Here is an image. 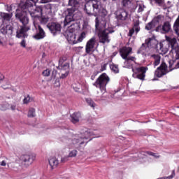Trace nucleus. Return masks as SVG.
I'll list each match as a JSON object with an SVG mask.
<instances>
[{
	"label": "nucleus",
	"instance_id": "nucleus-1",
	"mask_svg": "<svg viewBox=\"0 0 179 179\" xmlns=\"http://www.w3.org/2000/svg\"><path fill=\"white\" fill-rule=\"evenodd\" d=\"M170 47L171 48V54H172V58L175 59L169 61L170 71H173V69H178L179 68V62H176V59H179V46L176 38L166 36V41L159 43V54L162 55L167 54Z\"/></svg>",
	"mask_w": 179,
	"mask_h": 179
},
{
	"label": "nucleus",
	"instance_id": "nucleus-2",
	"mask_svg": "<svg viewBox=\"0 0 179 179\" xmlns=\"http://www.w3.org/2000/svg\"><path fill=\"white\" fill-rule=\"evenodd\" d=\"M92 134L90 132V130H87L84 134H76L73 136L72 139H62L63 142H65L69 148L72 149L75 148L76 149H80L82 145L87 143V139L92 136Z\"/></svg>",
	"mask_w": 179,
	"mask_h": 179
},
{
	"label": "nucleus",
	"instance_id": "nucleus-3",
	"mask_svg": "<svg viewBox=\"0 0 179 179\" xmlns=\"http://www.w3.org/2000/svg\"><path fill=\"white\" fill-rule=\"evenodd\" d=\"M22 13L20 10L18 9L16 10V13H15V17L16 19H18L21 23H22L23 26H20L17 30V34L16 37L17 38H27L29 34H27V31L30 30V27L28 25L29 24V17L27 15H26V13H29V11L27 13L24 12V10H22Z\"/></svg>",
	"mask_w": 179,
	"mask_h": 179
},
{
	"label": "nucleus",
	"instance_id": "nucleus-4",
	"mask_svg": "<svg viewBox=\"0 0 179 179\" xmlns=\"http://www.w3.org/2000/svg\"><path fill=\"white\" fill-rule=\"evenodd\" d=\"M100 2L97 1H88L85 5V11L90 16H97L100 13Z\"/></svg>",
	"mask_w": 179,
	"mask_h": 179
},
{
	"label": "nucleus",
	"instance_id": "nucleus-5",
	"mask_svg": "<svg viewBox=\"0 0 179 179\" xmlns=\"http://www.w3.org/2000/svg\"><path fill=\"white\" fill-rule=\"evenodd\" d=\"M76 9L75 8H67L64 12V15L65 16L64 22V26H69L72 22H76V20H78L79 17H78V15L76 14Z\"/></svg>",
	"mask_w": 179,
	"mask_h": 179
},
{
	"label": "nucleus",
	"instance_id": "nucleus-6",
	"mask_svg": "<svg viewBox=\"0 0 179 179\" xmlns=\"http://www.w3.org/2000/svg\"><path fill=\"white\" fill-rule=\"evenodd\" d=\"M110 82V78L106 73H102L94 83V86H96L100 89L102 93H106V86L107 83Z\"/></svg>",
	"mask_w": 179,
	"mask_h": 179
},
{
	"label": "nucleus",
	"instance_id": "nucleus-7",
	"mask_svg": "<svg viewBox=\"0 0 179 179\" xmlns=\"http://www.w3.org/2000/svg\"><path fill=\"white\" fill-rule=\"evenodd\" d=\"M37 2L38 0H27L25 3H21V9L26 13L29 12L30 15H34L37 12L34 6Z\"/></svg>",
	"mask_w": 179,
	"mask_h": 179
},
{
	"label": "nucleus",
	"instance_id": "nucleus-8",
	"mask_svg": "<svg viewBox=\"0 0 179 179\" xmlns=\"http://www.w3.org/2000/svg\"><path fill=\"white\" fill-rule=\"evenodd\" d=\"M155 41H156V40L153 38H150L145 40V43H143L141 47L138 50L137 54H142V55H145V57L149 55L150 47L153 45V43H155Z\"/></svg>",
	"mask_w": 179,
	"mask_h": 179
},
{
	"label": "nucleus",
	"instance_id": "nucleus-9",
	"mask_svg": "<svg viewBox=\"0 0 179 179\" xmlns=\"http://www.w3.org/2000/svg\"><path fill=\"white\" fill-rule=\"evenodd\" d=\"M57 69H60L62 75L60 79H65L68 75H69V64L68 62H65L64 58H60L59 60V66Z\"/></svg>",
	"mask_w": 179,
	"mask_h": 179
},
{
	"label": "nucleus",
	"instance_id": "nucleus-10",
	"mask_svg": "<svg viewBox=\"0 0 179 179\" xmlns=\"http://www.w3.org/2000/svg\"><path fill=\"white\" fill-rule=\"evenodd\" d=\"M85 37H86V34L85 32H82L80 36H79L76 40V35L73 34V32H71L69 31L66 32V39L70 44H77V43H81V41H83V38H85Z\"/></svg>",
	"mask_w": 179,
	"mask_h": 179
},
{
	"label": "nucleus",
	"instance_id": "nucleus-11",
	"mask_svg": "<svg viewBox=\"0 0 179 179\" xmlns=\"http://www.w3.org/2000/svg\"><path fill=\"white\" fill-rule=\"evenodd\" d=\"M114 33V29L113 27H108L105 29L103 31L99 33V42L102 44H108L110 43V36L109 34Z\"/></svg>",
	"mask_w": 179,
	"mask_h": 179
},
{
	"label": "nucleus",
	"instance_id": "nucleus-12",
	"mask_svg": "<svg viewBox=\"0 0 179 179\" xmlns=\"http://www.w3.org/2000/svg\"><path fill=\"white\" fill-rule=\"evenodd\" d=\"M147 71L148 68L143 66L132 69V71L134 72L133 78H135L136 79H140V80H145Z\"/></svg>",
	"mask_w": 179,
	"mask_h": 179
},
{
	"label": "nucleus",
	"instance_id": "nucleus-13",
	"mask_svg": "<svg viewBox=\"0 0 179 179\" xmlns=\"http://www.w3.org/2000/svg\"><path fill=\"white\" fill-rule=\"evenodd\" d=\"M21 159L26 166H30L33 164V162L36 160V154H25L21 157Z\"/></svg>",
	"mask_w": 179,
	"mask_h": 179
},
{
	"label": "nucleus",
	"instance_id": "nucleus-14",
	"mask_svg": "<svg viewBox=\"0 0 179 179\" xmlns=\"http://www.w3.org/2000/svg\"><path fill=\"white\" fill-rule=\"evenodd\" d=\"M48 27L53 36L59 34V33H61V29H62V27L57 22H52L50 24L48 25Z\"/></svg>",
	"mask_w": 179,
	"mask_h": 179
},
{
	"label": "nucleus",
	"instance_id": "nucleus-15",
	"mask_svg": "<svg viewBox=\"0 0 179 179\" xmlns=\"http://www.w3.org/2000/svg\"><path fill=\"white\" fill-rule=\"evenodd\" d=\"M34 27L36 30V34L34 35L33 37L35 40H41L45 37V32L44 29L41 28V26L38 25V24H34Z\"/></svg>",
	"mask_w": 179,
	"mask_h": 179
},
{
	"label": "nucleus",
	"instance_id": "nucleus-16",
	"mask_svg": "<svg viewBox=\"0 0 179 179\" xmlns=\"http://www.w3.org/2000/svg\"><path fill=\"white\" fill-rule=\"evenodd\" d=\"M171 30V24H170L169 22H166L164 24L158 26L155 31L159 33H162V34H166V33H169Z\"/></svg>",
	"mask_w": 179,
	"mask_h": 179
},
{
	"label": "nucleus",
	"instance_id": "nucleus-17",
	"mask_svg": "<svg viewBox=\"0 0 179 179\" xmlns=\"http://www.w3.org/2000/svg\"><path fill=\"white\" fill-rule=\"evenodd\" d=\"M167 72H169V71H167V65L162 63L155 71V76H157V78H162V76H164Z\"/></svg>",
	"mask_w": 179,
	"mask_h": 179
},
{
	"label": "nucleus",
	"instance_id": "nucleus-18",
	"mask_svg": "<svg viewBox=\"0 0 179 179\" xmlns=\"http://www.w3.org/2000/svg\"><path fill=\"white\" fill-rule=\"evenodd\" d=\"M0 31L2 34L12 36V34H13V27H12L11 24H3Z\"/></svg>",
	"mask_w": 179,
	"mask_h": 179
},
{
	"label": "nucleus",
	"instance_id": "nucleus-19",
	"mask_svg": "<svg viewBox=\"0 0 179 179\" xmlns=\"http://www.w3.org/2000/svg\"><path fill=\"white\" fill-rule=\"evenodd\" d=\"M94 45H96V37L94 36L87 41L85 46V52L90 54L93 51Z\"/></svg>",
	"mask_w": 179,
	"mask_h": 179
},
{
	"label": "nucleus",
	"instance_id": "nucleus-20",
	"mask_svg": "<svg viewBox=\"0 0 179 179\" xmlns=\"http://www.w3.org/2000/svg\"><path fill=\"white\" fill-rule=\"evenodd\" d=\"M132 52V48L130 47H124L120 51V55L123 59H127L128 58V55H129Z\"/></svg>",
	"mask_w": 179,
	"mask_h": 179
},
{
	"label": "nucleus",
	"instance_id": "nucleus-21",
	"mask_svg": "<svg viewBox=\"0 0 179 179\" xmlns=\"http://www.w3.org/2000/svg\"><path fill=\"white\" fill-rule=\"evenodd\" d=\"M116 15L119 20H127L129 17V14L124 10H120Z\"/></svg>",
	"mask_w": 179,
	"mask_h": 179
},
{
	"label": "nucleus",
	"instance_id": "nucleus-22",
	"mask_svg": "<svg viewBox=\"0 0 179 179\" xmlns=\"http://www.w3.org/2000/svg\"><path fill=\"white\" fill-rule=\"evenodd\" d=\"M124 59L125 62L124 63V68L131 69V68H132V62L135 61V57H129L128 58Z\"/></svg>",
	"mask_w": 179,
	"mask_h": 179
},
{
	"label": "nucleus",
	"instance_id": "nucleus-23",
	"mask_svg": "<svg viewBox=\"0 0 179 179\" xmlns=\"http://www.w3.org/2000/svg\"><path fill=\"white\" fill-rule=\"evenodd\" d=\"M80 117H81L80 113L79 112L74 113L73 115H71V122H73V124H76L79 122L80 120Z\"/></svg>",
	"mask_w": 179,
	"mask_h": 179
},
{
	"label": "nucleus",
	"instance_id": "nucleus-24",
	"mask_svg": "<svg viewBox=\"0 0 179 179\" xmlns=\"http://www.w3.org/2000/svg\"><path fill=\"white\" fill-rule=\"evenodd\" d=\"M69 6H71V9H79V1L78 0H69L68 3Z\"/></svg>",
	"mask_w": 179,
	"mask_h": 179
},
{
	"label": "nucleus",
	"instance_id": "nucleus-25",
	"mask_svg": "<svg viewBox=\"0 0 179 179\" xmlns=\"http://www.w3.org/2000/svg\"><path fill=\"white\" fill-rule=\"evenodd\" d=\"M58 159L55 157H50L49 159V164L50 166L51 169H55L57 166H58Z\"/></svg>",
	"mask_w": 179,
	"mask_h": 179
},
{
	"label": "nucleus",
	"instance_id": "nucleus-26",
	"mask_svg": "<svg viewBox=\"0 0 179 179\" xmlns=\"http://www.w3.org/2000/svg\"><path fill=\"white\" fill-rule=\"evenodd\" d=\"M151 57L155 60L154 66H157V65H159V64H160V58H161L160 55H152Z\"/></svg>",
	"mask_w": 179,
	"mask_h": 179
},
{
	"label": "nucleus",
	"instance_id": "nucleus-27",
	"mask_svg": "<svg viewBox=\"0 0 179 179\" xmlns=\"http://www.w3.org/2000/svg\"><path fill=\"white\" fill-rule=\"evenodd\" d=\"M2 85L1 87L4 89V90H6V89H12V85L8 80H4L1 82Z\"/></svg>",
	"mask_w": 179,
	"mask_h": 179
},
{
	"label": "nucleus",
	"instance_id": "nucleus-28",
	"mask_svg": "<svg viewBox=\"0 0 179 179\" xmlns=\"http://www.w3.org/2000/svg\"><path fill=\"white\" fill-rule=\"evenodd\" d=\"M0 16L2 19H3V20L7 21L10 20V18L12 17V15L6 13H1Z\"/></svg>",
	"mask_w": 179,
	"mask_h": 179
},
{
	"label": "nucleus",
	"instance_id": "nucleus-29",
	"mask_svg": "<svg viewBox=\"0 0 179 179\" xmlns=\"http://www.w3.org/2000/svg\"><path fill=\"white\" fill-rule=\"evenodd\" d=\"M28 117H29V118L36 117V109L33 108H29L28 112Z\"/></svg>",
	"mask_w": 179,
	"mask_h": 179
},
{
	"label": "nucleus",
	"instance_id": "nucleus-30",
	"mask_svg": "<svg viewBox=\"0 0 179 179\" xmlns=\"http://www.w3.org/2000/svg\"><path fill=\"white\" fill-rule=\"evenodd\" d=\"M133 29H135L136 33H138V31L141 30V28L139 27L138 20H136L134 22V25L133 27Z\"/></svg>",
	"mask_w": 179,
	"mask_h": 179
},
{
	"label": "nucleus",
	"instance_id": "nucleus-31",
	"mask_svg": "<svg viewBox=\"0 0 179 179\" xmlns=\"http://www.w3.org/2000/svg\"><path fill=\"white\" fill-rule=\"evenodd\" d=\"M131 5V0H122L123 8H128Z\"/></svg>",
	"mask_w": 179,
	"mask_h": 179
},
{
	"label": "nucleus",
	"instance_id": "nucleus-32",
	"mask_svg": "<svg viewBox=\"0 0 179 179\" xmlns=\"http://www.w3.org/2000/svg\"><path fill=\"white\" fill-rule=\"evenodd\" d=\"M86 101L88 106H90V107H92V108H94V107H96V103L91 99H87Z\"/></svg>",
	"mask_w": 179,
	"mask_h": 179
},
{
	"label": "nucleus",
	"instance_id": "nucleus-33",
	"mask_svg": "<svg viewBox=\"0 0 179 179\" xmlns=\"http://www.w3.org/2000/svg\"><path fill=\"white\" fill-rule=\"evenodd\" d=\"M30 101H33V99L30 97V95H27L23 100L24 104H28Z\"/></svg>",
	"mask_w": 179,
	"mask_h": 179
},
{
	"label": "nucleus",
	"instance_id": "nucleus-34",
	"mask_svg": "<svg viewBox=\"0 0 179 179\" xmlns=\"http://www.w3.org/2000/svg\"><path fill=\"white\" fill-rule=\"evenodd\" d=\"M78 155V150H72L69 153V157H76Z\"/></svg>",
	"mask_w": 179,
	"mask_h": 179
},
{
	"label": "nucleus",
	"instance_id": "nucleus-35",
	"mask_svg": "<svg viewBox=\"0 0 179 179\" xmlns=\"http://www.w3.org/2000/svg\"><path fill=\"white\" fill-rule=\"evenodd\" d=\"M137 8H138V12L141 13V12H143V10H145V5H143V3H138L137 4Z\"/></svg>",
	"mask_w": 179,
	"mask_h": 179
},
{
	"label": "nucleus",
	"instance_id": "nucleus-36",
	"mask_svg": "<svg viewBox=\"0 0 179 179\" xmlns=\"http://www.w3.org/2000/svg\"><path fill=\"white\" fill-rule=\"evenodd\" d=\"M110 68L113 71V72H115V73H118V72L120 71V70L118 69V66L115 64H111L110 66Z\"/></svg>",
	"mask_w": 179,
	"mask_h": 179
},
{
	"label": "nucleus",
	"instance_id": "nucleus-37",
	"mask_svg": "<svg viewBox=\"0 0 179 179\" xmlns=\"http://www.w3.org/2000/svg\"><path fill=\"white\" fill-rule=\"evenodd\" d=\"M155 27V24H153V22H149L146 26H145V29L146 30H152Z\"/></svg>",
	"mask_w": 179,
	"mask_h": 179
},
{
	"label": "nucleus",
	"instance_id": "nucleus-38",
	"mask_svg": "<svg viewBox=\"0 0 179 179\" xmlns=\"http://www.w3.org/2000/svg\"><path fill=\"white\" fill-rule=\"evenodd\" d=\"M163 19V16L158 15L156 17L154 18L153 22H155L156 23H160Z\"/></svg>",
	"mask_w": 179,
	"mask_h": 179
},
{
	"label": "nucleus",
	"instance_id": "nucleus-39",
	"mask_svg": "<svg viewBox=\"0 0 179 179\" xmlns=\"http://www.w3.org/2000/svg\"><path fill=\"white\" fill-rule=\"evenodd\" d=\"M50 71L49 69H46L43 71V76H50Z\"/></svg>",
	"mask_w": 179,
	"mask_h": 179
},
{
	"label": "nucleus",
	"instance_id": "nucleus-40",
	"mask_svg": "<svg viewBox=\"0 0 179 179\" xmlns=\"http://www.w3.org/2000/svg\"><path fill=\"white\" fill-rule=\"evenodd\" d=\"M48 22V19L45 17H43L41 20V23H42V24H45V23H47Z\"/></svg>",
	"mask_w": 179,
	"mask_h": 179
},
{
	"label": "nucleus",
	"instance_id": "nucleus-41",
	"mask_svg": "<svg viewBox=\"0 0 179 179\" xmlns=\"http://www.w3.org/2000/svg\"><path fill=\"white\" fill-rule=\"evenodd\" d=\"M134 33H135V29H134V28H132L131 29L129 30L128 36L129 37H132Z\"/></svg>",
	"mask_w": 179,
	"mask_h": 179
},
{
	"label": "nucleus",
	"instance_id": "nucleus-42",
	"mask_svg": "<svg viewBox=\"0 0 179 179\" xmlns=\"http://www.w3.org/2000/svg\"><path fill=\"white\" fill-rule=\"evenodd\" d=\"M21 47H23L24 48H26V40L22 39L20 42Z\"/></svg>",
	"mask_w": 179,
	"mask_h": 179
},
{
	"label": "nucleus",
	"instance_id": "nucleus-43",
	"mask_svg": "<svg viewBox=\"0 0 179 179\" xmlns=\"http://www.w3.org/2000/svg\"><path fill=\"white\" fill-rule=\"evenodd\" d=\"M147 153H148V155H149L150 156H154L155 157H157V158L160 157V156H156V154H155V153H153V152H148Z\"/></svg>",
	"mask_w": 179,
	"mask_h": 179
},
{
	"label": "nucleus",
	"instance_id": "nucleus-44",
	"mask_svg": "<svg viewBox=\"0 0 179 179\" xmlns=\"http://www.w3.org/2000/svg\"><path fill=\"white\" fill-rule=\"evenodd\" d=\"M156 3H158L159 6L163 5L164 0H155Z\"/></svg>",
	"mask_w": 179,
	"mask_h": 179
},
{
	"label": "nucleus",
	"instance_id": "nucleus-45",
	"mask_svg": "<svg viewBox=\"0 0 179 179\" xmlns=\"http://www.w3.org/2000/svg\"><path fill=\"white\" fill-rule=\"evenodd\" d=\"M13 8V5L7 6V8L6 9H7L8 12H11Z\"/></svg>",
	"mask_w": 179,
	"mask_h": 179
},
{
	"label": "nucleus",
	"instance_id": "nucleus-46",
	"mask_svg": "<svg viewBox=\"0 0 179 179\" xmlns=\"http://www.w3.org/2000/svg\"><path fill=\"white\" fill-rule=\"evenodd\" d=\"M3 37L0 36V45H3Z\"/></svg>",
	"mask_w": 179,
	"mask_h": 179
},
{
	"label": "nucleus",
	"instance_id": "nucleus-47",
	"mask_svg": "<svg viewBox=\"0 0 179 179\" xmlns=\"http://www.w3.org/2000/svg\"><path fill=\"white\" fill-rule=\"evenodd\" d=\"M5 77L3 76V75L0 74V83H2L3 82V78Z\"/></svg>",
	"mask_w": 179,
	"mask_h": 179
},
{
	"label": "nucleus",
	"instance_id": "nucleus-48",
	"mask_svg": "<svg viewBox=\"0 0 179 179\" xmlns=\"http://www.w3.org/2000/svg\"><path fill=\"white\" fill-rule=\"evenodd\" d=\"M10 110L15 111L16 110V106L15 104L10 106Z\"/></svg>",
	"mask_w": 179,
	"mask_h": 179
},
{
	"label": "nucleus",
	"instance_id": "nucleus-49",
	"mask_svg": "<svg viewBox=\"0 0 179 179\" xmlns=\"http://www.w3.org/2000/svg\"><path fill=\"white\" fill-rule=\"evenodd\" d=\"M95 22H96L95 27L96 29H97L99 27V19L96 18Z\"/></svg>",
	"mask_w": 179,
	"mask_h": 179
},
{
	"label": "nucleus",
	"instance_id": "nucleus-50",
	"mask_svg": "<svg viewBox=\"0 0 179 179\" xmlns=\"http://www.w3.org/2000/svg\"><path fill=\"white\" fill-rule=\"evenodd\" d=\"M56 75H57V71H53L52 73V78H55Z\"/></svg>",
	"mask_w": 179,
	"mask_h": 179
},
{
	"label": "nucleus",
	"instance_id": "nucleus-51",
	"mask_svg": "<svg viewBox=\"0 0 179 179\" xmlns=\"http://www.w3.org/2000/svg\"><path fill=\"white\" fill-rule=\"evenodd\" d=\"M55 83L57 87L60 86L59 80H56Z\"/></svg>",
	"mask_w": 179,
	"mask_h": 179
},
{
	"label": "nucleus",
	"instance_id": "nucleus-52",
	"mask_svg": "<svg viewBox=\"0 0 179 179\" xmlns=\"http://www.w3.org/2000/svg\"><path fill=\"white\" fill-rule=\"evenodd\" d=\"M0 164H1V166H6V161H2L0 163Z\"/></svg>",
	"mask_w": 179,
	"mask_h": 179
},
{
	"label": "nucleus",
	"instance_id": "nucleus-53",
	"mask_svg": "<svg viewBox=\"0 0 179 179\" xmlns=\"http://www.w3.org/2000/svg\"><path fill=\"white\" fill-rule=\"evenodd\" d=\"M41 2H42V3H46V2H48V1L45 0H42Z\"/></svg>",
	"mask_w": 179,
	"mask_h": 179
},
{
	"label": "nucleus",
	"instance_id": "nucleus-54",
	"mask_svg": "<svg viewBox=\"0 0 179 179\" xmlns=\"http://www.w3.org/2000/svg\"><path fill=\"white\" fill-rule=\"evenodd\" d=\"M1 110H6V108H1Z\"/></svg>",
	"mask_w": 179,
	"mask_h": 179
},
{
	"label": "nucleus",
	"instance_id": "nucleus-55",
	"mask_svg": "<svg viewBox=\"0 0 179 179\" xmlns=\"http://www.w3.org/2000/svg\"><path fill=\"white\" fill-rule=\"evenodd\" d=\"M85 1H92V0H85Z\"/></svg>",
	"mask_w": 179,
	"mask_h": 179
},
{
	"label": "nucleus",
	"instance_id": "nucleus-56",
	"mask_svg": "<svg viewBox=\"0 0 179 179\" xmlns=\"http://www.w3.org/2000/svg\"><path fill=\"white\" fill-rule=\"evenodd\" d=\"M104 66H106V64H104Z\"/></svg>",
	"mask_w": 179,
	"mask_h": 179
},
{
	"label": "nucleus",
	"instance_id": "nucleus-57",
	"mask_svg": "<svg viewBox=\"0 0 179 179\" xmlns=\"http://www.w3.org/2000/svg\"><path fill=\"white\" fill-rule=\"evenodd\" d=\"M113 1H116V0H113Z\"/></svg>",
	"mask_w": 179,
	"mask_h": 179
}]
</instances>
